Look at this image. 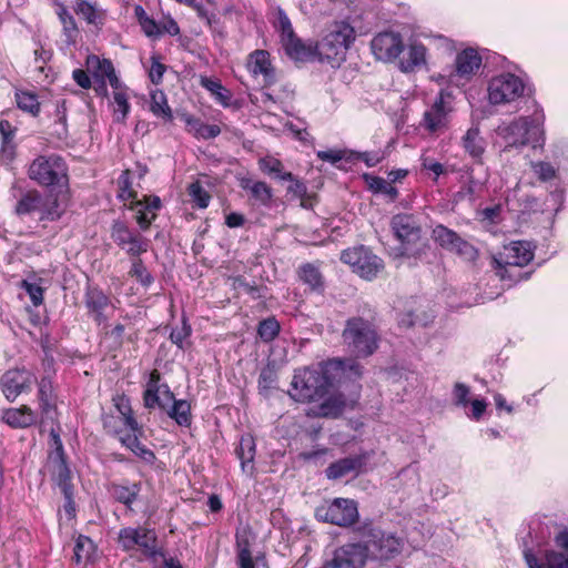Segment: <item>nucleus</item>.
<instances>
[{
    "label": "nucleus",
    "mask_w": 568,
    "mask_h": 568,
    "mask_svg": "<svg viewBox=\"0 0 568 568\" xmlns=\"http://www.w3.org/2000/svg\"><path fill=\"white\" fill-rule=\"evenodd\" d=\"M432 237L442 248L457 254L465 261L473 262L478 257V250L473 244L443 224L433 229Z\"/></svg>",
    "instance_id": "f3484780"
},
{
    "label": "nucleus",
    "mask_w": 568,
    "mask_h": 568,
    "mask_svg": "<svg viewBox=\"0 0 568 568\" xmlns=\"http://www.w3.org/2000/svg\"><path fill=\"white\" fill-rule=\"evenodd\" d=\"M150 111L165 122L173 120L172 110L168 103V98L162 90H154L150 94Z\"/></svg>",
    "instance_id": "e433bc0d"
},
{
    "label": "nucleus",
    "mask_w": 568,
    "mask_h": 568,
    "mask_svg": "<svg viewBox=\"0 0 568 568\" xmlns=\"http://www.w3.org/2000/svg\"><path fill=\"white\" fill-rule=\"evenodd\" d=\"M359 532L361 540L352 544L359 550L364 566L367 561H388L402 550L403 541L394 534L383 531L373 525H365Z\"/></svg>",
    "instance_id": "39448f33"
},
{
    "label": "nucleus",
    "mask_w": 568,
    "mask_h": 568,
    "mask_svg": "<svg viewBox=\"0 0 568 568\" xmlns=\"http://www.w3.org/2000/svg\"><path fill=\"white\" fill-rule=\"evenodd\" d=\"M112 496L120 503L130 506L138 496L136 486L128 487L122 485H113L112 487Z\"/></svg>",
    "instance_id": "4d7b16f0"
},
{
    "label": "nucleus",
    "mask_w": 568,
    "mask_h": 568,
    "mask_svg": "<svg viewBox=\"0 0 568 568\" xmlns=\"http://www.w3.org/2000/svg\"><path fill=\"white\" fill-rule=\"evenodd\" d=\"M462 148L475 163H483V156L486 151V141L481 136L478 124L471 125L460 139Z\"/></svg>",
    "instance_id": "393cba45"
},
{
    "label": "nucleus",
    "mask_w": 568,
    "mask_h": 568,
    "mask_svg": "<svg viewBox=\"0 0 568 568\" xmlns=\"http://www.w3.org/2000/svg\"><path fill=\"white\" fill-rule=\"evenodd\" d=\"M345 402L339 396H331L321 405L323 416L336 417L344 410Z\"/></svg>",
    "instance_id": "13d9d810"
},
{
    "label": "nucleus",
    "mask_w": 568,
    "mask_h": 568,
    "mask_svg": "<svg viewBox=\"0 0 568 568\" xmlns=\"http://www.w3.org/2000/svg\"><path fill=\"white\" fill-rule=\"evenodd\" d=\"M97 556L95 545L92 539L80 535L74 546V558L77 562L93 561Z\"/></svg>",
    "instance_id": "37998d69"
},
{
    "label": "nucleus",
    "mask_w": 568,
    "mask_h": 568,
    "mask_svg": "<svg viewBox=\"0 0 568 568\" xmlns=\"http://www.w3.org/2000/svg\"><path fill=\"white\" fill-rule=\"evenodd\" d=\"M481 65V57L473 49L467 48L457 53L454 71L449 73L448 81L455 85H463L469 82Z\"/></svg>",
    "instance_id": "aec40b11"
},
{
    "label": "nucleus",
    "mask_w": 568,
    "mask_h": 568,
    "mask_svg": "<svg viewBox=\"0 0 568 568\" xmlns=\"http://www.w3.org/2000/svg\"><path fill=\"white\" fill-rule=\"evenodd\" d=\"M426 63V48L419 42L409 44L400 68L404 72H412Z\"/></svg>",
    "instance_id": "72a5a7b5"
},
{
    "label": "nucleus",
    "mask_w": 568,
    "mask_h": 568,
    "mask_svg": "<svg viewBox=\"0 0 568 568\" xmlns=\"http://www.w3.org/2000/svg\"><path fill=\"white\" fill-rule=\"evenodd\" d=\"M277 373L274 368L267 366L262 369L258 378V387L260 392L263 395H267V393L272 389H275L277 386Z\"/></svg>",
    "instance_id": "6e6d98bb"
},
{
    "label": "nucleus",
    "mask_w": 568,
    "mask_h": 568,
    "mask_svg": "<svg viewBox=\"0 0 568 568\" xmlns=\"http://www.w3.org/2000/svg\"><path fill=\"white\" fill-rule=\"evenodd\" d=\"M17 133V128L12 126V124L8 120H0V135H1V148L0 152L3 154H8L9 158H12L14 152V136Z\"/></svg>",
    "instance_id": "49530a36"
},
{
    "label": "nucleus",
    "mask_w": 568,
    "mask_h": 568,
    "mask_svg": "<svg viewBox=\"0 0 568 568\" xmlns=\"http://www.w3.org/2000/svg\"><path fill=\"white\" fill-rule=\"evenodd\" d=\"M532 171L541 181H549L555 178L556 170L549 162L531 163Z\"/></svg>",
    "instance_id": "338daca9"
},
{
    "label": "nucleus",
    "mask_w": 568,
    "mask_h": 568,
    "mask_svg": "<svg viewBox=\"0 0 568 568\" xmlns=\"http://www.w3.org/2000/svg\"><path fill=\"white\" fill-rule=\"evenodd\" d=\"M131 268L129 271V275L135 278L143 287H150L153 282V275L148 271L141 257L131 258Z\"/></svg>",
    "instance_id": "09e8293b"
},
{
    "label": "nucleus",
    "mask_w": 568,
    "mask_h": 568,
    "mask_svg": "<svg viewBox=\"0 0 568 568\" xmlns=\"http://www.w3.org/2000/svg\"><path fill=\"white\" fill-rule=\"evenodd\" d=\"M2 420L12 428H27L37 420L36 413L27 405L2 412Z\"/></svg>",
    "instance_id": "c85d7f7f"
},
{
    "label": "nucleus",
    "mask_w": 568,
    "mask_h": 568,
    "mask_svg": "<svg viewBox=\"0 0 568 568\" xmlns=\"http://www.w3.org/2000/svg\"><path fill=\"white\" fill-rule=\"evenodd\" d=\"M555 545L566 554L556 550H547L542 561L525 551V559L529 568H568V528H564L555 536Z\"/></svg>",
    "instance_id": "6ab92c4d"
},
{
    "label": "nucleus",
    "mask_w": 568,
    "mask_h": 568,
    "mask_svg": "<svg viewBox=\"0 0 568 568\" xmlns=\"http://www.w3.org/2000/svg\"><path fill=\"white\" fill-rule=\"evenodd\" d=\"M111 239L131 258L146 253L151 243L140 231L130 227L122 220H114L112 222Z\"/></svg>",
    "instance_id": "4468645a"
},
{
    "label": "nucleus",
    "mask_w": 568,
    "mask_h": 568,
    "mask_svg": "<svg viewBox=\"0 0 568 568\" xmlns=\"http://www.w3.org/2000/svg\"><path fill=\"white\" fill-rule=\"evenodd\" d=\"M192 328L187 322H178V325L171 328L170 338L180 348L183 347V342L191 335Z\"/></svg>",
    "instance_id": "0e129e2a"
},
{
    "label": "nucleus",
    "mask_w": 568,
    "mask_h": 568,
    "mask_svg": "<svg viewBox=\"0 0 568 568\" xmlns=\"http://www.w3.org/2000/svg\"><path fill=\"white\" fill-rule=\"evenodd\" d=\"M356 548L352 542L338 547L320 568H363L361 552Z\"/></svg>",
    "instance_id": "5701e85b"
},
{
    "label": "nucleus",
    "mask_w": 568,
    "mask_h": 568,
    "mask_svg": "<svg viewBox=\"0 0 568 568\" xmlns=\"http://www.w3.org/2000/svg\"><path fill=\"white\" fill-rule=\"evenodd\" d=\"M339 258L343 263L349 265L354 273L367 281L375 278L384 268L383 260L365 245L342 251Z\"/></svg>",
    "instance_id": "f8f14e48"
},
{
    "label": "nucleus",
    "mask_w": 568,
    "mask_h": 568,
    "mask_svg": "<svg viewBox=\"0 0 568 568\" xmlns=\"http://www.w3.org/2000/svg\"><path fill=\"white\" fill-rule=\"evenodd\" d=\"M113 102L116 104V109H114L115 121L124 122L131 109L126 92L113 91Z\"/></svg>",
    "instance_id": "864d4df0"
},
{
    "label": "nucleus",
    "mask_w": 568,
    "mask_h": 568,
    "mask_svg": "<svg viewBox=\"0 0 568 568\" xmlns=\"http://www.w3.org/2000/svg\"><path fill=\"white\" fill-rule=\"evenodd\" d=\"M484 190V182L476 180L473 175L468 178L467 183L462 187V191L458 193L462 196L467 197L469 201H475L480 196V193Z\"/></svg>",
    "instance_id": "052dcab7"
},
{
    "label": "nucleus",
    "mask_w": 568,
    "mask_h": 568,
    "mask_svg": "<svg viewBox=\"0 0 568 568\" xmlns=\"http://www.w3.org/2000/svg\"><path fill=\"white\" fill-rule=\"evenodd\" d=\"M73 11L88 24L94 26L98 30L102 29L105 20V11L99 9L95 4L87 0H74Z\"/></svg>",
    "instance_id": "c756f323"
},
{
    "label": "nucleus",
    "mask_w": 568,
    "mask_h": 568,
    "mask_svg": "<svg viewBox=\"0 0 568 568\" xmlns=\"http://www.w3.org/2000/svg\"><path fill=\"white\" fill-rule=\"evenodd\" d=\"M371 48L374 55L383 61L396 59L404 49L400 34L394 32H382L375 36Z\"/></svg>",
    "instance_id": "4be33fe9"
},
{
    "label": "nucleus",
    "mask_w": 568,
    "mask_h": 568,
    "mask_svg": "<svg viewBox=\"0 0 568 568\" xmlns=\"http://www.w3.org/2000/svg\"><path fill=\"white\" fill-rule=\"evenodd\" d=\"M174 399V395L170 390V387L166 384H162V388L159 390V393L143 398V402L144 406L149 409L159 407L160 409L166 412Z\"/></svg>",
    "instance_id": "a19ab883"
},
{
    "label": "nucleus",
    "mask_w": 568,
    "mask_h": 568,
    "mask_svg": "<svg viewBox=\"0 0 568 568\" xmlns=\"http://www.w3.org/2000/svg\"><path fill=\"white\" fill-rule=\"evenodd\" d=\"M272 189L264 182H255L251 185V199H254L263 206H270L272 202Z\"/></svg>",
    "instance_id": "5fc2aeb1"
},
{
    "label": "nucleus",
    "mask_w": 568,
    "mask_h": 568,
    "mask_svg": "<svg viewBox=\"0 0 568 568\" xmlns=\"http://www.w3.org/2000/svg\"><path fill=\"white\" fill-rule=\"evenodd\" d=\"M114 407L118 412V416H121L123 425L128 429H138V422L133 417V412L130 405V399L124 395H118L113 397Z\"/></svg>",
    "instance_id": "ea45409f"
},
{
    "label": "nucleus",
    "mask_w": 568,
    "mask_h": 568,
    "mask_svg": "<svg viewBox=\"0 0 568 568\" xmlns=\"http://www.w3.org/2000/svg\"><path fill=\"white\" fill-rule=\"evenodd\" d=\"M273 26L276 32L280 33L282 44L286 41H290V39L292 40L294 37H296L290 18L281 8H278L276 11V18L273 22Z\"/></svg>",
    "instance_id": "de8ad7c7"
},
{
    "label": "nucleus",
    "mask_w": 568,
    "mask_h": 568,
    "mask_svg": "<svg viewBox=\"0 0 568 568\" xmlns=\"http://www.w3.org/2000/svg\"><path fill=\"white\" fill-rule=\"evenodd\" d=\"M174 399V395L170 390V387L166 384H162V388L159 390V393L143 398V402L144 406L149 409L159 407L160 409L166 412Z\"/></svg>",
    "instance_id": "79ce46f5"
},
{
    "label": "nucleus",
    "mask_w": 568,
    "mask_h": 568,
    "mask_svg": "<svg viewBox=\"0 0 568 568\" xmlns=\"http://www.w3.org/2000/svg\"><path fill=\"white\" fill-rule=\"evenodd\" d=\"M285 53L295 61H310L318 58L317 42H304L297 36L283 44Z\"/></svg>",
    "instance_id": "a878e982"
},
{
    "label": "nucleus",
    "mask_w": 568,
    "mask_h": 568,
    "mask_svg": "<svg viewBox=\"0 0 568 568\" xmlns=\"http://www.w3.org/2000/svg\"><path fill=\"white\" fill-rule=\"evenodd\" d=\"M50 436L52 449L48 456V469L62 494L69 497L72 489L71 470L65 462L63 445L60 436L54 430H51Z\"/></svg>",
    "instance_id": "2eb2a0df"
},
{
    "label": "nucleus",
    "mask_w": 568,
    "mask_h": 568,
    "mask_svg": "<svg viewBox=\"0 0 568 568\" xmlns=\"http://www.w3.org/2000/svg\"><path fill=\"white\" fill-rule=\"evenodd\" d=\"M363 180L367 184L368 190L372 191L374 194H383L390 202H394L397 199L398 190L395 186H393L389 182H387L385 179L369 173H365L363 174Z\"/></svg>",
    "instance_id": "c9c22d12"
},
{
    "label": "nucleus",
    "mask_w": 568,
    "mask_h": 568,
    "mask_svg": "<svg viewBox=\"0 0 568 568\" xmlns=\"http://www.w3.org/2000/svg\"><path fill=\"white\" fill-rule=\"evenodd\" d=\"M85 305L91 312L101 316L111 305V301L100 287L89 285L85 291Z\"/></svg>",
    "instance_id": "f704fd0d"
},
{
    "label": "nucleus",
    "mask_w": 568,
    "mask_h": 568,
    "mask_svg": "<svg viewBox=\"0 0 568 568\" xmlns=\"http://www.w3.org/2000/svg\"><path fill=\"white\" fill-rule=\"evenodd\" d=\"M544 121L542 110H537L531 116H519L509 123L504 122L498 125L495 132L500 145H503V151L521 149L528 144H531L532 148L541 145L544 142Z\"/></svg>",
    "instance_id": "20e7f679"
},
{
    "label": "nucleus",
    "mask_w": 568,
    "mask_h": 568,
    "mask_svg": "<svg viewBox=\"0 0 568 568\" xmlns=\"http://www.w3.org/2000/svg\"><path fill=\"white\" fill-rule=\"evenodd\" d=\"M179 426L191 425V406L184 399H174L165 412Z\"/></svg>",
    "instance_id": "4c0bfd02"
},
{
    "label": "nucleus",
    "mask_w": 568,
    "mask_h": 568,
    "mask_svg": "<svg viewBox=\"0 0 568 568\" xmlns=\"http://www.w3.org/2000/svg\"><path fill=\"white\" fill-rule=\"evenodd\" d=\"M298 280L307 286L308 291L323 294L325 291V278L315 263H304L297 268Z\"/></svg>",
    "instance_id": "bb28decb"
},
{
    "label": "nucleus",
    "mask_w": 568,
    "mask_h": 568,
    "mask_svg": "<svg viewBox=\"0 0 568 568\" xmlns=\"http://www.w3.org/2000/svg\"><path fill=\"white\" fill-rule=\"evenodd\" d=\"M57 7L55 13L62 24V33L68 45H73L79 37V28L74 17L69 12L67 6L60 0H52Z\"/></svg>",
    "instance_id": "cd10ccee"
},
{
    "label": "nucleus",
    "mask_w": 568,
    "mask_h": 568,
    "mask_svg": "<svg viewBox=\"0 0 568 568\" xmlns=\"http://www.w3.org/2000/svg\"><path fill=\"white\" fill-rule=\"evenodd\" d=\"M16 101H17V106L21 111L28 112L33 116L39 115L40 103L38 101V95L34 92L19 90L16 92Z\"/></svg>",
    "instance_id": "a18cd8bd"
},
{
    "label": "nucleus",
    "mask_w": 568,
    "mask_h": 568,
    "mask_svg": "<svg viewBox=\"0 0 568 568\" xmlns=\"http://www.w3.org/2000/svg\"><path fill=\"white\" fill-rule=\"evenodd\" d=\"M258 166L263 173L273 175L276 179H278V175L284 173L282 172V162L273 156H265L260 159Z\"/></svg>",
    "instance_id": "680f3d73"
},
{
    "label": "nucleus",
    "mask_w": 568,
    "mask_h": 568,
    "mask_svg": "<svg viewBox=\"0 0 568 568\" xmlns=\"http://www.w3.org/2000/svg\"><path fill=\"white\" fill-rule=\"evenodd\" d=\"M470 388L460 382L455 383L453 387V403L458 407H466L469 400Z\"/></svg>",
    "instance_id": "e2e57ef3"
},
{
    "label": "nucleus",
    "mask_w": 568,
    "mask_h": 568,
    "mask_svg": "<svg viewBox=\"0 0 568 568\" xmlns=\"http://www.w3.org/2000/svg\"><path fill=\"white\" fill-rule=\"evenodd\" d=\"M27 174L36 184L45 187L48 193L59 194L61 199L69 201V166L62 155L57 153L38 155L30 163Z\"/></svg>",
    "instance_id": "f03ea898"
},
{
    "label": "nucleus",
    "mask_w": 568,
    "mask_h": 568,
    "mask_svg": "<svg viewBox=\"0 0 568 568\" xmlns=\"http://www.w3.org/2000/svg\"><path fill=\"white\" fill-rule=\"evenodd\" d=\"M68 201L55 193H43L38 189L20 190L12 212L21 222L32 221L43 227L58 222L67 211Z\"/></svg>",
    "instance_id": "f257e3e1"
},
{
    "label": "nucleus",
    "mask_w": 568,
    "mask_h": 568,
    "mask_svg": "<svg viewBox=\"0 0 568 568\" xmlns=\"http://www.w3.org/2000/svg\"><path fill=\"white\" fill-rule=\"evenodd\" d=\"M44 280L36 275L30 278L22 280L20 288H22L29 296L34 306H39L43 302V294L45 288L42 286Z\"/></svg>",
    "instance_id": "58836bf2"
},
{
    "label": "nucleus",
    "mask_w": 568,
    "mask_h": 568,
    "mask_svg": "<svg viewBox=\"0 0 568 568\" xmlns=\"http://www.w3.org/2000/svg\"><path fill=\"white\" fill-rule=\"evenodd\" d=\"M315 517L320 521L348 527L358 519L357 503L348 498H335L328 504L315 509Z\"/></svg>",
    "instance_id": "ddd939ff"
},
{
    "label": "nucleus",
    "mask_w": 568,
    "mask_h": 568,
    "mask_svg": "<svg viewBox=\"0 0 568 568\" xmlns=\"http://www.w3.org/2000/svg\"><path fill=\"white\" fill-rule=\"evenodd\" d=\"M524 92L523 81L511 73L493 78L488 85V98L491 104L511 102Z\"/></svg>",
    "instance_id": "a211bd4d"
},
{
    "label": "nucleus",
    "mask_w": 568,
    "mask_h": 568,
    "mask_svg": "<svg viewBox=\"0 0 568 568\" xmlns=\"http://www.w3.org/2000/svg\"><path fill=\"white\" fill-rule=\"evenodd\" d=\"M118 184H119V189H120V192H119V195H118L119 199H121L122 201H126L129 199H135L136 197V192L132 190V182H131V179H130V171L129 170H124L120 174L119 180H118Z\"/></svg>",
    "instance_id": "bf43d9fd"
},
{
    "label": "nucleus",
    "mask_w": 568,
    "mask_h": 568,
    "mask_svg": "<svg viewBox=\"0 0 568 568\" xmlns=\"http://www.w3.org/2000/svg\"><path fill=\"white\" fill-rule=\"evenodd\" d=\"M48 134L58 141H65L69 136L67 124V102L60 100L54 110V120L48 128Z\"/></svg>",
    "instance_id": "2f4dec72"
},
{
    "label": "nucleus",
    "mask_w": 568,
    "mask_h": 568,
    "mask_svg": "<svg viewBox=\"0 0 568 568\" xmlns=\"http://www.w3.org/2000/svg\"><path fill=\"white\" fill-rule=\"evenodd\" d=\"M119 541L125 550H133L136 547L153 562L164 558V552L158 546V536L153 529L146 527H125L119 532Z\"/></svg>",
    "instance_id": "9b49d317"
},
{
    "label": "nucleus",
    "mask_w": 568,
    "mask_h": 568,
    "mask_svg": "<svg viewBox=\"0 0 568 568\" xmlns=\"http://www.w3.org/2000/svg\"><path fill=\"white\" fill-rule=\"evenodd\" d=\"M326 371V362L320 364L316 368L297 371L291 383L290 396L302 403L323 399L334 385L333 375Z\"/></svg>",
    "instance_id": "423d86ee"
},
{
    "label": "nucleus",
    "mask_w": 568,
    "mask_h": 568,
    "mask_svg": "<svg viewBox=\"0 0 568 568\" xmlns=\"http://www.w3.org/2000/svg\"><path fill=\"white\" fill-rule=\"evenodd\" d=\"M455 112V97L452 91L442 89L434 102L427 109L420 121V126L429 134L446 131L450 124V116Z\"/></svg>",
    "instance_id": "9d476101"
},
{
    "label": "nucleus",
    "mask_w": 568,
    "mask_h": 568,
    "mask_svg": "<svg viewBox=\"0 0 568 568\" xmlns=\"http://www.w3.org/2000/svg\"><path fill=\"white\" fill-rule=\"evenodd\" d=\"M200 84L207 90L214 101L226 108L232 104V93L221 82V80L202 75Z\"/></svg>",
    "instance_id": "473e14b6"
},
{
    "label": "nucleus",
    "mask_w": 568,
    "mask_h": 568,
    "mask_svg": "<svg viewBox=\"0 0 568 568\" xmlns=\"http://www.w3.org/2000/svg\"><path fill=\"white\" fill-rule=\"evenodd\" d=\"M280 329V322H260L257 333L263 341L268 342L278 334Z\"/></svg>",
    "instance_id": "774afa93"
},
{
    "label": "nucleus",
    "mask_w": 568,
    "mask_h": 568,
    "mask_svg": "<svg viewBox=\"0 0 568 568\" xmlns=\"http://www.w3.org/2000/svg\"><path fill=\"white\" fill-rule=\"evenodd\" d=\"M355 38V29L348 21H335L324 38L317 42L318 59L328 62L332 67H338L345 61Z\"/></svg>",
    "instance_id": "0eeeda50"
},
{
    "label": "nucleus",
    "mask_w": 568,
    "mask_h": 568,
    "mask_svg": "<svg viewBox=\"0 0 568 568\" xmlns=\"http://www.w3.org/2000/svg\"><path fill=\"white\" fill-rule=\"evenodd\" d=\"M87 67L95 80H105L114 71L112 62L108 59H100L97 55L87 58Z\"/></svg>",
    "instance_id": "c03bdc74"
},
{
    "label": "nucleus",
    "mask_w": 568,
    "mask_h": 568,
    "mask_svg": "<svg viewBox=\"0 0 568 568\" xmlns=\"http://www.w3.org/2000/svg\"><path fill=\"white\" fill-rule=\"evenodd\" d=\"M384 158L385 154L381 150L355 153V159L363 161L368 168H373L379 164L384 160Z\"/></svg>",
    "instance_id": "69168bd1"
},
{
    "label": "nucleus",
    "mask_w": 568,
    "mask_h": 568,
    "mask_svg": "<svg viewBox=\"0 0 568 568\" xmlns=\"http://www.w3.org/2000/svg\"><path fill=\"white\" fill-rule=\"evenodd\" d=\"M36 376L27 369H9L0 378V387L4 397L13 402L20 394L30 392Z\"/></svg>",
    "instance_id": "412c9836"
},
{
    "label": "nucleus",
    "mask_w": 568,
    "mask_h": 568,
    "mask_svg": "<svg viewBox=\"0 0 568 568\" xmlns=\"http://www.w3.org/2000/svg\"><path fill=\"white\" fill-rule=\"evenodd\" d=\"M390 227L400 242L404 254L420 258L429 250V244L422 235V226L413 214L399 213L392 217Z\"/></svg>",
    "instance_id": "6e6552de"
},
{
    "label": "nucleus",
    "mask_w": 568,
    "mask_h": 568,
    "mask_svg": "<svg viewBox=\"0 0 568 568\" xmlns=\"http://www.w3.org/2000/svg\"><path fill=\"white\" fill-rule=\"evenodd\" d=\"M363 467V459L359 456H351L332 463L325 470L328 479H339L349 474H356Z\"/></svg>",
    "instance_id": "7c9ffc66"
},
{
    "label": "nucleus",
    "mask_w": 568,
    "mask_h": 568,
    "mask_svg": "<svg viewBox=\"0 0 568 568\" xmlns=\"http://www.w3.org/2000/svg\"><path fill=\"white\" fill-rule=\"evenodd\" d=\"M328 373L333 375L334 383L342 377L356 381L363 375V366L354 358H333L326 362Z\"/></svg>",
    "instance_id": "b1692460"
},
{
    "label": "nucleus",
    "mask_w": 568,
    "mask_h": 568,
    "mask_svg": "<svg viewBox=\"0 0 568 568\" xmlns=\"http://www.w3.org/2000/svg\"><path fill=\"white\" fill-rule=\"evenodd\" d=\"M343 341L357 357H368L378 348L379 336L371 322H346Z\"/></svg>",
    "instance_id": "1a4fd4ad"
},
{
    "label": "nucleus",
    "mask_w": 568,
    "mask_h": 568,
    "mask_svg": "<svg viewBox=\"0 0 568 568\" xmlns=\"http://www.w3.org/2000/svg\"><path fill=\"white\" fill-rule=\"evenodd\" d=\"M240 568H248V530L241 527L236 532Z\"/></svg>",
    "instance_id": "3c124183"
},
{
    "label": "nucleus",
    "mask_w": 568,
    "mask_h": 568,
    "mask_svg": "<svg viewBox=\"0 0 568 568\" xmlns=\"http://www.w3.org/2000/svg\"><path fill=\"white\" fill-rule=\"evenodd\" d=\"M38 397L43 418L53 419L54 407L51 403V386L44 378L39 384Z\"/></svg>",
    "instance_id": "8fccbe9b"
},
{
    "label": "nucleus",
    "mask_w": 568,
    "mask_h": 568,
    "mask_svg": "<svg viewBox=\"0 0 568 568\" xmlns=\"http://www.w3.org/2000/svg\"><path fill=\"white\" fill-rule=\"evenodd\" d=\"M251 60L253 62V75L255 78L262 75L263 78V88L251 93V103L265 109V118L271 120L273 110L278 109L285 98H291L293 90L284 87L283 94H280L277 90L273 88L276 83V71L272 65L271 55L267 51H254L251 53Z\"/></svg>",
    "instance_id": "7ed1b4c3"
},
{
    "label": "nucleus",
    "mask_w": 568,
    "mask_h": 568,
    "mask_svg": "<svg viewBox=\"0 0 568 568\" xmlns=\"http://www.w3.org/2000/svg\"><path fill=\"white\" fill-rule=\"evenodd\" d=\"M534 258V252L530 243L525 241L511 242L505 247L504 252L498 257L494 258L496 264L497 274L501 278L511 276L509 268L523 267Z\"/></svg>",
    "instance_id": "dca6fc26"
},
{
    "label": "nucleus",
    "mask_w": 568,
    "mask_h": 568,
    "mask_svg": "<svg viewBox=\"0 0 568 568\" xmlns=\"http://www.w3.org/2000/svg\"><path fill=\"white\" fill-rule=\"evenodd\" d=\"M187 193L191 196L193 203L199 209H206L209 206L211 195L199 181H195L189 185Z\"/></svg>",
    "instance_id": "603ef678"
}]
</instances>
